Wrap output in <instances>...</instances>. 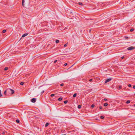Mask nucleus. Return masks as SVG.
<instances>
[{"label": "nucleus", "instance_id": "15", "mask_svg": "<svg viewBox=\"0 0 135 135\" xmlns=\"http://www.w3.org/2000/svg\"><path fill=\"white\" fill-rule=\"evenodd\" d=\"M130 102V101L129 100H128L127 101L126 103L127 104H128V103H129Z\"/></svg>", "mask_w": 135, "mask_h": 135}, {"label": "nucleus", "instance_id": "16", "mask_svg": "<svg viewBox=\"0 0 135 135\" xmlns=\"http://www.w3.org/2000/svg\"><path fill=\"white\" fill-rule=\"evenodd\" d=\"M8 67H6L4 69V70L6 71V70H8Z\"/></svg>", "mask_w": 135, "mask_h": 135}, {"label": "nucleus", "instance_id": "43", "mask_svg": "<svg viewBox=\"0 0 135 135\" xmlns=\"http://www.w3.org/2000/svg\"><path fill=\"white\" fill-rule=\"evenodd\" d=\"M134 106L135 107V104L134 105Z\"/></svg>", "mask_w": 135, "mask_h": 135}, {"label": "nucleus", "instance_id": "30", "mask_svg": "<svg viewBox=\"0 0 135 135\" xmlns=\"http://www.w3.org/2000/svg\"><path fill=\"white\" fill-rule=\"evenodd\" d=\"M57 61V60H55L54 62V63H55Z\"/></svg>", "mask_w": 135, "mask_h": 135}, {"label": "nucleus", "instance_id": "29", "mask_svg": "<svg viewBox=\"0 0 135 135\" xmlns=\"http://www.w3.org/2000/svg\"><path fill=\"white\" fill-rule=\"evenodd\" d=\"M99 108L100 109H101L102 108V107L101 106H100L99 107Z\"/></svg>", "mask_w": 135, "mask_h": 135}, {"label": "nucleus", "instance_id": "38", "mask_svg": "<svg viewBox=\"0 0 135 135\" xmlns=\"http://www.w3.org/2000/svg\"><path fill=\"white\" fill-rule=\"evenodd\" d=\"M91 31V30H89V32H90Z\"/></svg>", "mask_w": 135, "mask_h": 135}, {"label": "nucleus", "instance_id": "1", "mask_svg": "<svg viewBox=\"0 0 135 135\" xmlns=\"http://www.w3.org/2000/svg\"><path fill=\"white\" fill-rule=\"evenodd\" d=\"M10 91H11V94H13L15 92L13 90L9 88L7 89L6 90L4 91V94L5 95H6V93L7 92H9Z\"/></svg>", "mask_w": 135, "mask_h": 135}, {"label": "nucleus", "instance_id": "4", "mask_svg": "<svg viewBox=\"0 0 135 135\" xmlns=\"http://www.w3.org/2000/svg\"><path fill=\"white\" fill-rule=\"evenodd\" d=\"M111 80H112V79H111V78H109V79H108L107 80H106L105 83H106L107 82H108L109 81Z\"/></svg>", "mask_w": 135, "mask_h": 135}, {"label": "nucleus", "instance_id": "9", "mask_svg": "<svg viewBox=\"0 0 135 135\" xmlns=\"http://www.w3.org/2000/svg\"><path fill=\"white\" fill-rule=\"evenodd\" d=\"M76 95H77L76 93H75L74 94V95H73V97L74 98L75 97H76Z\"/></svg>", "mask_w": 135, "mask_h": 135}, {"label": "nucleus", "instance_id": "25", "mask_svg": "<svg viewBox=\"0 0 135 135\" xmlns=\"http://www.w3.org/2000/svg\"><path fill=\"white\" fill-rule=\"evenodd\" d=\"M64 84L63 83H62V84H60V86H64Z\"/></svg>", "mask_w": 135, "mask_h": 135}, {"label": "nucleus", "instance_id": "42", "mask_svg": "<svg viewBox=\"0 0 135 135\" xmlns=\"http://www.w3.org/2000/svg\"><path fill=\"white\" fill-rule=\"evenodd\" d=\"M128 38V37H126V38Z\"/></svg>", "mask_w": 135, "mask_h": 135}, {"label": "nucleus", "instance_id": "32", "mask_svg": "<svg viewBox=\"0 0 135 135\" xmlns=\"http://www.w3.org/2000/svg\"><path fill=\"white\" fill-rule=\"evenodd\" d=\"M67 65H68L67 64V63H66L65 64H64V65L65 66H66Z\"/></svg>", "mask_w": 135, "mask_h": 135}, {"label": "nucleus", "instance_id": "31", "mask_svg": "<svg viewBox=\"0 0 135 135\" xmlns=\"http://www.w3.org/2000/svg\"><path fill=\"white\" fill-rule=\"evenodd\" d=\"M104 101H107V99H106V98H104Z\"/></svg>", "mask_w": 135, "mask_h": 135}, {"label": "nucleus", "instance_id": "20", "mask_svg": "<svg viewBox=\"0 0 135 135\" xmlns=\"http://www.w3.org/2000/svg\"><path fill=\"white\" fill-rule=\"evenodd\" d=\"M2 95L1 94V90L0 89V97H2Z\"/></svg>", "mask_w": 135, "mask_h": 135}, {"label": "nucleus", "instance_id": "6", "mask_svg": "<svg viewBox=\"0 0 135 135\" xmlns=\"http://www.w3.org/2000/svg\"><path fill=\"white\" fill-rule=\"evenodd\" d=\"M49 124H50L48 123H46L45 125V127H47Z\"/></svg>", "mask_w": 135, "mask_h": 135}, {"label": "nucleus", "instance_id": "17", "mask_svg": "<svg viewBox=\"0 0 135 135\" xmlns=\"http://www.w3.org/2000/svg\"><path fill=\"white\" fill-rule=\"evenodd\" d=\"M59 40H57L56 41V43H59Z\"/></svg>", "mask_w": 135, "mask_h": 135}, {"label": "nucleus", "instance_id": "19", "mask_svg": "<svg viewBox=\"0 0 135 135\" xmlns=\"http://www.w3.org/2000/svg\"><path fill=\"white\" fill-rule=\"evenodd\" d=\"M78 4L80 5H83L82 3L81 2H79Z\"/></svg>", "mask_w": 135, "mask_h": 135}, {"label": "nucleus", "instance_id": "28", "mask_svg": "<svg viewBox=\"0 0 135 135\" xmlns=\"http://www.w3.org/2000/svg\"><path fill=\"white\" fill-rule=\"evenodd\" d=\"M128 86L129 87H131V84H129L128 85Z\"/></svg>", "mask_w": 135, "mask_h": 135}, {"label": "nucleus", "instance_id": "13", "mask_svg": "<svg viewBox=\"0 0 135 135\" xmlns=\"http://www.w3.org/2000/svg\"><path fill=\"white\" fill-rule=\"evenodd\" d=\"M20 120L18 119H17L16 120V122L17 123H19L20 122Z\"/></svg>", "mask_w": 135, "mask_h": 135}, {"label": "nucleus", "instance_id": "11", "mask_svg": "<svg viewBox=\"0 0 135 135\" xmlns=\"http://www.w3.org/2000/svg\"><path fill=\"white\" fill-rule=\"evenodd\" d=\"M81 106L80 105H78V108L79 109H80L81 108Z\"/></svg>", "mask_w": 135, "mask_h": 135}, {"label": "nucleus", "instance_id": "40", "mask_svg": "<svg viewBox=\"0 0 135 135\" xmlns=\"http://www.w3.org/2000/svg\"><path fill=\"white\" fill-rule=\"evenodd\" d=\"M44 92V91H43L42 92V93H43Z\"/></svg>", "mask_w": 135, "mask_h": 135}, {"label": "nucleus", "instance_id": "35", "mask_svg": "<svg viewBox=\"0 0 135 135\" xmlns=\"http://www.w3.org/2000/svg\"><path fill=\"white\" fill-rule=\"evenodd\" d=\"M64 131H65V130H61V131L62 132H64Z\"/></svg>", "mask_w": 135, "mask_h": 135}, {"label": "nucleus", "instance_id": "2", "mask_svg": "<svg viewBox=\"0 0 135 135\" xmlns=\"http://www.w3.org/2000/svg\"><path fill=\"white\" fill-rule=\"evenodd\" d=\"M135 48L133 46H131V47H128L127 49V50H131L134 49Z\"/></svg>", "mask_w": 135, "mask_h": 135}, {"label": "nucleus", "instance_id": "37", "mask_svg": "<svg viewBox=\"0 0 135 135\" xmlns=\"http://www.w3.org/2000/svg\"><path fill=\"white\" fill-rule=\"evenodd\" d=\"M124 58V56H122V57L121 58L122 59H123Z\"/></svg>", "mask_w": 135, "mask_h": 135}, {"label": "nucleus", "instance_id": "23", "mask_svg": "<svg viewBox=\"0 0 135 135\" xmlns=\"http://www.w3.org/2000/svg\"><path fill=\"white\" fill-rule=\"evenodd\" d=\"M100 118L101 119H103L104 118V117L103 116H101L100 117Z\"/></svg>", "mask_w": 135, "mask_h": 135}, {"label": "nucleus", "instance_id": "10", "mask_svg": "<svg viewBox=\"0 0 135 135\" xmlns=\"http://www.w3.org/2000/svg\"><path fill=\"white\" fill-rule=\"evenodd\" d=\"M108 104L107 103H105L104 104V105L105 107H106L107 106Z\"/></svg>", "mask_w": 135, "mask_h": 135}, {"label": "nucleus", "instance_id": "39", "mask_svg": "<svg viewBox=\"0 0 135 135\" xmlns=\"http://www.w3.org/2000/svg\"><path fill=\"white\" fill-rule=\"evenodd\" d=\"M73 66V65H72L69 68H71L72 66Z\"/></svg>", "mask_w": 135, "mask_h": 135}, {"label": "nucleus", "instance_id": "8", "mask_svg": "<svg viewBox=\"0 0 135 135\" xmlns=\"http://www.w3.org/2000/svg\"><path fill=\"white\" fill-rule=\"evenodd\" d=\"M122 86L121 85H119V87H118V89L119 90L121 88H122Z\"/></svg>", "mask_w": 135, "mask_h": 135}, {"label": "nucleus", "instance_id": "5", "mask_svg": "<svg viewBox=\"0 0 135 135\" xmlns=\"http://www.w3.org/2000/svg\"><path fill=\"white\" fill-rule=\"evenodd\" d=\"M28 35V33H26L22 35V37H25L26 36H27Z\"/></svg>", "mask_w": 135, "mask_h": 135}, {"label": "nucleus", "instance_id": "33", "mask_svg": "<svg viewBox=\"0 0 135 135\" xmlns=\"http://www.w3.org/2000/svg\"><path fill=\"white\" fill-rule=\"evenodd\" d=\"M133 88L135 89V85H133Z\"/></svg>", "mask_w": 135, "mask_h": 135}, {"label": "nucleus", "instance_id": "14", "mask_svg": "<svg viewBox=\"0 0 135 135\" xmlns=\"http://www.w3.org/2000/svg\"><path fill=\"white\" fill-rule=\"evenodd\" d=\"M68 100H65L64 102V103L65 104H66L68 103Z\"/></svg>", "mask_w": 135, "mask_h": 135}, {"label": "nucleus", "instance_id": "21", "mask_svg": "<svg viewBox=\"0 0 135 135\" xmlns=\"http://www.w3.org/2000/svg\"><path fill=\"white\" fill-rule=\"evenodd\" d=\"M6 32V30H3L2 31V32L3 33H4Z\"/></svg>", "mask_w": 135, "mask_h": 135}, {"label": "nucleus", "instance_id": "3", "mask_svg": "<svg viewBox=\"0 0 135 135\" xmlns=\"http://www.w3.org/2000/svg\"><path fill=\"white\" fill-rule=\"evenodd\" d=\"M36 101V99L35 98H33L31 100V101L32 103H35Z\"/></svg>", "mask_w": 135, "mask_h": 135}, {"label": "nucleus", "instance_id": "34", "mask_svg": "<svg viewBox=\"0 0 135 135\" xmlns=\"http://www.w3.org/2000/svg\"><path fill=\"white\" fill-rule=\"evenodd\" d=\"M92 81V79H90L89 80V81Z\"/></svg>", "mask_w": 135, "mask_h": 135}, {"label": "nucleus", "instance_id": "36", "mask_svg": "<svg viewBox=\"0 0 135 135\" xmlns=\"http://www.w3.org/2000/svg\"><path fill=\"white\" fill-rule=\"evenodd\" d=\"M5 132H3L2 133V134H3H3H5Z\"/></svg>", "mask_w": 135, "mask_h": 135}, {"label": "nucleus", "instance_id": "44", "mask_svg": "<svg viewBox=\"0 0 135 135\" xmlns=\"http://www.w3.org/2000/svg\"><path fill=\"white\" fill-rule=\"evenodd\" d=\"M134 94L135 95V93Z\"/></svg>", "mask_w": 135, "mask_h": 135}, {"label": "nucleus", "instance_id": "18", "mask_svg": "<svg viewBox=\"0 0 135 135\" xmlns=\"http://www.w3.org/2000/svg\"><path fill=\"white\" fill-rule=\"evenodd\" d=\"M23 84L24 83L23 82H21L20 83V84L21 85H23Z\"/></svg>", "mask_w": 135, "mask_h": 135}, {"label": "nucleus", "instance_id": "27", "mask_svg": "<svg viewBox=\"0 0 135 135\" xmlns=\"http://www.w3.org/2000/svg\"><path fill=\"white\" fill-rule=\"evenodd\" d=\"M55 95L54 94H52L51 95V96L53 97Z\"/></svg>", "mask_w": 135, "mask_h": 135}, {"label": "nucleus", "instance_id": "26", "mask_svg": "<svg viewBox=\"0 0 135 135\" xmlns=\"http://www.w3.org/2000/svg\"><path fill=\"white\" fill-rule=\"evenodd\" d=\"M95 106V105H94V104H92L91 105V107L92 108H93Z\"/></svg>", "mask_w": 135, "mask_h": 135}, {"label": "nucleus", "instance_id": "41", "mask_svg": "<svg viewBox=\"0 0 135 135\" xmlns=\"http://www.w3.org/2000/svg\"><path fill=\"white\" fill-rule=\"evenodd\" d=\"M11 91H10L9 92V93H11Z\"/></svg>", "mask_w": 135, "mask_h": 135}, {"label": "nucleus", "instance_id": "12", "mask_svg": "<svg viewBox=\"0 0 135 135\" xmlns=\"http://www.w3.org/2000/svg\"><path fill=\"white\" fill-rule=\"evenodd\" d=\"M62 100V98H59L58 99V100L59 101H60Z\"/></svg>", "mask_w": 135, "mask_h": 135}, {"label": "nucleus", "instance_id": "7", "mask_svg": "<svg viewBox=\"0 0 135 135\" xmlns=\"http://www.w3.org/2000/svg\"><path fill=\"white\" fill-rule=\"evenodd\" d=\"M24 2H25V1H24V0H22V6L23 7H24Z\"/></svg>", "mask_w": 135, "mask_h": 135}, {"label": "nucleus", "instance_id": "24", "mask_svg": "<svg viewBox=\"0 0 135 135\" xmlns=\"http://www.w3.org/2000/svg\"><path fill=\"white\" fill-rule=\"evenodd\" d=\"M67 45H68V43H66V44H65L64 45V47H66V46H67Z\"/></svg>", "mask_w": 135, "mask_h": 135}, {"label": "nucleus", "instance_id": "22", "mask_svg": "<svg viewBox=\"0 0 135 135\" xmlns=\"http://www.w3.org/2000/svg\"><path fill=\"white\" fill-rule=\"evenodd\" d=\"M134 29L133 28H132L130 30V31L131 32H132V31H134Z\"/></svg>", "mask_w": 135, "mask_h": 135}]
</instances>
